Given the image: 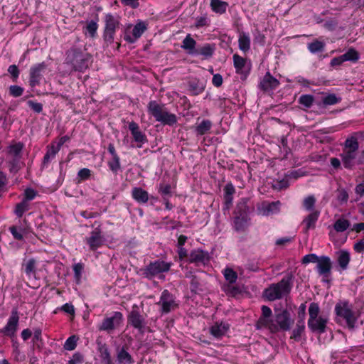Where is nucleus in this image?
Masks as SVG:
<instances>
[{"label": "nucleus", "mask_w": 364, "mask_h": 364, "mask_svg": "<svg viewBox=\"0 0 364 364\" xmlns=\"http://www.w3.org/2000/svg\"><path fill=\"white\" fill-rule=\"evenodd\" d=\"M350 226V222L344 218H340L337 220L334 225L333 228L337 232H344Z\"/></svg>", "instance_id": "obj_48"}, {"label": "nucleus", "mask_w": 364, "mask_h": 364, "mask_svg": "<svg viewBox=\"0 0 364 364\" xmlns=\"http://www.w3.org/2000/svg\"><path fill=\"white\" fill-rule=\"evenodd\" d=\"M161 307L163 314H168L174 310L178 304L175 301V298L168 290H164L161 293L160 300L157 303Z\"/></svg>", "instance_id": "obj_12"}, {"label": "nucleus", "mask_w": 364, "mask_h": 364, "mask_svg": "<svg viewBox=\"0 0 364 364\" xmlns=\"http://www.w3.org/2000/svg\"><path fill=\"white\" fill-rule=\"evenodd\" d=\"M319 210H313L304 218L301 224L304 226V232L307 233L309 230L314 229L316 228V223L319 218Z\"/></svg>", "instance_id": "obj_23"}, {"label": "nucleus", "mask_w": 364, "mask_h": 364, "mask_svg": "<svg viewBox=\"0 0 364 364\" xmlns=\"http://www.w3.org/2000/svg\"><path fill=\"white\" fill-rule=\"evenodd\" d=\"M98 350L102 362L105 364H112L111 355L107 345L105 343L101 344Z\"/></svg>", "instance_id": "obj_43"}, {"label": "nucleus", "mask_w": 364, "mask_h": 364, "mask_svg": "<svg viewBox=\"0 0 364 364\" xmlns=\"http://www.w3.org/2000/svg\"><path fill=\"white\" fill-rule=\"evenodd\" d=\"M250 37L249 33L242 32L239 35L238 46L239 48L243 51L247 52L250 49Z\"/></svg>", "instance_id": "obj_36"}, {"label": "nucleus", "mask_w": 364, "mask_h": 364, "mask_svg": "<svg viewBox=\"0 0 364 364\" xmlns=\"http://www.w3.org/2000/svg\"><path fill=\"white\" fill-rule=\"evenodd\" d=\"M78 338L73 335L70 336L64 343V349L67 350H73L76 348Z\"/></svg>", "instance_id": "obj_53"}, {"label": "nucleus", "mask_w": 364, "mask_h": 364, "mask_svg": "<svg viewBox=\"0 0 364 364\" xmlns=\"http://www.w3.org/2000/svg\"><path fill=\"white\" fill-rule=\"evenodd\" d=\"M29 203L26 202V200H23L16 204L14 213L18 218H21L26 211L29 210Z\"/></svg>", "instance_id": "obj_47"}, {"label": "nucleus", "mask_w": 364, "mask_h": 364, "mask_svg": "<svg viewBox=\"0 0 364 364\" xmlns=\"http://www.w3.org/2000/svg\"><path fill=\"white\" fill-rule=\"evenodd\" d=\"M27 104L36 113H41L43 111V105L41 103L28 100Z\"/></svg>", "instance_id": "obj_63"}, {"label": "nucleus", "mask_w": 364, "mask_h": 364, "mask_svg": "<svg viewBox=\"0 0 364 364\" xmlns=\"http://www.w3.org/2000/svg\"><path fill=\"white\" fill-rule=\"evenodd\" d=\"M320 308L317 303L312 302L309 307V318L308 319V327L313 333L322 334L326 331L328 318L319 316Z\"/></svg>", "instance_id": "obj_3"}, {"label": "nucleus", "mask_w": 364, "mask_h": 364, "mask_svg": "<svg viewBox=\"0 0 364 364\" xmlns=\"http://www.w3.org/2000/svg\"><path fill=\"white\" fill-rule=\"evenodd\" d=\"M279 85V81L267 72L260 82L261 88L264 91L276 89Z\"/></svg>", "instance_id": "obj_26"}, {"label": "nucleus", "mask_w": 364, "mask_h": 364, "mask_svg": "<svg viewBox=\"0 0 364 364\" xmlns=\"http://www.w3.org/2000/svg\"><path fill=\"white\" fill-rule=\"evenodd\" d=\"M341 99L338 97L335 94H328L322 97V105L324 107L334 105L340 102Z\"/></svg>", "instance_id": "obj_45"}, {"label": "nucleus", "mask_w": 364, "mask_h": 364, "mask_svg": "<svg viewBox=\"0 0 364 364\" xmlns=\"http://www.w3.org/2000/svg\"><path fill=\"white\" fill-rule=\"evenodd\" d=\"M316 204V198L314 196H309L304 199L303 206L304 208L312 212L314 210V206Z\"/></svg>", "instance_id": "obj_52"}, {"label": "nucleus", "mask_w": 364, "mask_h": 364, "mask_svg": "<svg viewBox=\"0 0 364 364\" xmlns=\"http://www.w3.org/2000/svg\"><path fill=\"white\" fill-rule=\"evenodd\" d=\"M146 30V24L140 21L137 23L132 30V34L130 35H126L124 36V40L127 41L128 43H134L141 36V35L144 33V32Z\"/></svg>", "instance_id": "obj_25"}, {"label": "nucleus", "mask_w": 364, "mask_h": 364, "mask_svg": "<svg viewBox=\"0 0 364 364\" xmlns=\"http://www.w3.org/2000/svg\"><path fill=\"white\" fill-rule=\"evenodd\" d=\"M293 279V274H287L279 282L272 284L267 288L264 291V296L269 301H275L287 296L291 290Z\"/></svg>", "instance_id": "obj_1"}, {"label": "nucleus", "mask_w": 364, "mask_h": 364, "mask_svg": "<svg viewBox=\"0 0 364 364\" xmlns=\"http://www.w3.org/2000/svg\"><path fill=\"white\" fill-rule=\"evenodd\" d=\"M357 152L344 150L341 154L343 166L346 168H350L353 166V161L356 158Z\"/></svg>", "instance_id": "obj_34"}, {"label": "nucleus", "mask_w": 364, "mask_h": 364, "mask_svg": "<svg viewBox=\"0 0 364 364\" xmlns=\"http://www.w3.org/2000/svg\"><path fill=\"white\" fill-rule=\"evenodd\" d=\"M249 199L247 198H241L237 204L235 215H248L250 212V208L248 206Z\"/></svg>", "instance_id": "obj_37"}, {"label": "nucleus", "mask_w": 364, "mask_h": 364, "mask_svg": "<svg viewBox=\"0 0 364 364\" xmlns=\"http://www.w3.org/2000/svg\"><path fill=\"white\" fill-rule=\"evenodd\" d=\"M117 360L119 364H133L134 363V358L124 346L117 351Z\"/></svg>", "instance_id": "obj_32"}, {"label": "nucleus", "mask_w": 364, "mask_h": 364, "mask_svg": "<svg viewBox=\"0 0 364 364\" xmlns=\"http://www.w3.org/2000/svg\"><path fill=\"white\" fill-rule=\"evenodd\" d=\"M38 262L35 258H29L24 260L22 267L28 278L35 277Z\"/></svg>", "instance_id": "obj_29"}, {"label": "nucleus", "mask_w": 364, "mask_h": 364, "mask_svg": "<svg viewBox=\"0 0 364 364\" xmlns=\"http://www.w3.org/2000/svg\"><path fill=\"white\" fill-rule=\"evenodd\" d=\"M210 6L213 11L223 14L226 12L228 4L221 0H210Z\"/></svg>", "instance_id": "obj_38"}, {"label": "nucleus", "mask_w": 364, "mask_h": 364, "mask_svg": "<svg viewBox=\"0 0 364 364\" xmlns=\"http://www.w3.org/2000/svg\"><path fill=\"white\" fill-rule=\"evenodd\" d=\"M281 205L282 203L279 200L274 202L263 201L257 206V210L259 214L264 216H269L279 213Z\"/></svg>", "instance_id": "obj_15"}, {"label": "nucleus", "mask_w": 364, "mask_h": 364, "mask_svg": "<svg viewBox=\"0 0 364 364\" xmlns=\"http://www.w3.org/2000/svg\"><path fill=\"white\" fill-rule=\"evenodd\" d=\"M299 319L297 321L295 328L292 331L291 338L296 341H299L301 338V334L305 330V321H304V315L301 316L299 314Z\"/></svg>", "instance_id": "obj_30"}, {"label": "nucleus", "mask_w": 364, "mask_h": 364, "mask_svg": "<svg viewBox=\"0 0 364 364\" xmlns=\"http://www.w3.org/2000/svg\"><path fill=\"white\" fill-rule=\"evenodd\" d=\"M274 325L277 327V332L279 331H289L293 321L291 319L290 314L287 310L279 311L275 314L274 317Z\"/></svg>", "instance_id": "obj_13"}, {"label": "nucleus", "mask_w": 364, "mask_h": 364, "mask_svg": "<svg viewBox=\"0 0 364 364\" xmlns=\"http://www.w3.org/2000/svg\"><path fill=\"white\" fill-rule=\"evenodd\" d=\"M90 176H91V171L87 168H81L77 173V176L82 181L87 180L90 177Z\"/></svg>", "instance_id": "obj_64"}, {"label": "nucleus", "mask_w": 364, "mask_h": 364, "mask_svg": "<svg viewBox=\"0 0 364 364\" xmlns=\"http://www.w3.org/2000/svg\"><path fill=\"white\" fill-rule=\"evenodd\" d=\"M85 241L91 251H95L103 245L105 239L100 229L96 228L90 232V236L87 237Z\"/></svg>", "instance_id": "obj_14"}, {"label": "nucleus", "mask_w": 364, "mask_h": 364, "mask_svg": "<svg viewBox=\"0 0 364 364\" xmlns=\"http://www.w3.org/2000/svg\"><path fill=\"white\" fill-rule=\"evenodd\" d=\"M262 314L255 323V327L258 330L267 329L272 333L277 332V327L274 325V318H272V309L265 305L261 308Z\"/></svg>", "instance_id": "obj_7"}, {"label": "nucleus", "mask_w": 364, "mask_h": 364, "mask_svg": "<svg viewBox=\"0 0 364 364\" xmlns=\"http://www.w3.org/2000/svg\"><path fill=\"white\" fill-rule=\"evenodd\" d=\"M23 145L18 142L11 144L8 147L7 159L10 164L11 171H17L20 168V160L22 156Z\"/></svg>", "instance_id": "obj_10"}, {"label": "nucleus", "mask_w": 364, "mask_h": 364, "mask_svg": "<svg viewBox=\"0 0 364 364\" xmlns=\"http://www.w3.org/2000/svg\"><path fill=\"white\" fill-rule=\"evenodd\" d=\"M132 198L139 203H146L149 200V193L141 188H134L132 191Z\"/></svg>", "instance_id": "obj_33"}, {"label": "nucleus", "mask_w": 364, "mask_h": 364, "mask_svg": "<svg viewBox=\"0 0 364 364\" xmlns=\"http://www.w3.org/2000/svg\"><path fill=\"white\" fill-rule=\"evenodd\" d=\"M58 151V147H55V145L52 144L49 146L43 157V166H45L50 161L51 159H54Z\"/></svg>", "instance_id": "obj_44"}, {"label": "nucleus", "mask_w": 364, "mask_h": 364, "mask_svg": "<svg viewBox=\"0 0 364 364\" xmlns=\"http://www.w3.org/2000/svg\"><path fill=\"white\" fill-rule=\"evenodd\" d=\"M37 195V192L31 188H26L24 191V198L23 200H26V202L33 200Z\"/></svg>", "instance_id": "obj_61"}, {"label": "nucleus", "mask_w": 364, "mask_h": 364, "mask_svg": "<svg viewBox=\"0 0 364 364\" xmlns=\"http://www.w3.org/2000/svg\"><path fill=\"white\" fill-rule=\"evenodd\" d=\"M83 269L84 266L82 263H77L73 265V269L74 272V277L77 284L80 282Z\"/></svg>", "instance_id": "obj_57"}, {"label": "nucleus", "mask_w": 364, "mask_h": 364, "mask_svg": "<svg viewBox=\"0 0 364 364\" xmlns=\"http://www.w3.org/2000/svg\"><path fill=\"white\" fill-rule=\"evenodd\" d=\"M91 55L80 48H71L66 52L65 63L72 68L73 71L84 72L88 68Z\"/></svg>", "instance_id": "obj_2"}, {"label": "nucleus", "mask_w": 364, "mask_h": 364, "mask_svg": "<svg viewBox=\"0 0 364 364\" xmlns=\"http://www.w3.org/2000/svg\"><path fill=\"white\" fill-rule=\"evenodd\" d=\"M232 58L236 73L246 77L250 71V63L238 54H234Z\"/></svg>", "instance_id": "obj_17"}, {"label": "nucleus", "mask_w": 364, "mask_h": 364, "mask_svg": "<svg viewBox=\"0 0 364 364\" xmlns=\"http://www.w3.org/2000/svg\"><path fill=\"white\" fill-rule=\"evenodd\" d=\"M148 112L156 119L164 125L173 126L177 123V117L170 113L164 105L158 104L156 101H151L148 105Z\"/></svg>", "instance_id": "obj_5"}, {"label": "nucleus", "mask_w": 364, "mask_h": 364, "mask_svg": "<svg viewBox=\"0 0 364 364\" xmlns=\"http://www.w3.org/2000/svg\"><path fill=\"white\" fill-rule=\"evenodd\" d=\"M196 41L188 34L182 41L181 48L186 50L189 55H194L196 49Z\"/></svg>", "instance_id": "obj_31"}, {"label": "nucleus", "mask_w": 364, "mask_h": 364, "mask_svg": "<svg viewBox=\"0 0 364 364\" xmlns=\"http://www.w3.org/2000/svg\"><path fill=\"white\" fill-rule=\"evenodd\" d=\"M320 257L317 256L315 254H309L305 255L302 259V263L303 264H308V263H317L318 262Z\"/></svg>", "instance_id": "obj_60"}, {"label": "nucleus", "mask_w": 364, "mask_h": 364, "mask_svg": "<svg viewBox=\"0 0 364 364\" xmlns=\"http://www.w3.org/2000/svg\"><path fill=\"white\" fill-rule=\"evenodd\" d=\"M23 223H25V225L21 223L18 225H12L9 228L11 234L16 240H23L24 236L28 233V229L26 226V220H24Z\"/></svg>", "instance_id": "obj_24"}, {"label": "nucleus", "mask_w": 364, "mask_h": 364, "mask_svg": "<svg viewBox=\"0 0 364 364\" xmlns=\"http://www.w3.org/2000/svg\"><path fill=\"white\" fill-rule=\"evenodd\" d=\"M250 218L248 215H235L234 227L237 231L245 230L250 225Z\"/></svg>", "instance_id": "obj_28"}, {"label": "nucleus", "mask_w": 364, "mask_h": 364, "mask_svg": "<svg viewBox=\"0 0 364 364\" xmlns=\"http://www.w3.org/2000/svg\"><path fill=\"white\" fill-rule=\"evenodd\" d=\"M46 69V65L43 62L31 68L29 84L31 87H35L39 85L42 78V74L44 73Z\"/></svg>", "instance_id": "obj_16"}, {"label": "nucleus", "mask_w": 364, "mask_h": 364, "mask_svg": "<svg viewBox=\"0 0 364 364\" xmlns=\"http://www.w3.org/2000/svg\"><path fill=\"white\" fill-rule=\"evenodd\" d=\"M325 43L319 40H314L311 43H308L307 48L310 53L315 54L321 53L325 49Z\"/></svg>", "instance_id": "obj_39"}, {"label": "nucleus", "mask_w": 364, "mask_h": 364, "mask_svg": "<svg viewBox=\"0 0 364 364\" xmlns=\"http://www.w3.org/2000/svg\"><path fill=\"white\" fill-rule=\"evenodd\" d=\"M314 98L311 95H302L299 99V102L306 108H309L312 106Z\"/></svg>", "instance_id": "obj_55"}, {"label": "nucleus", "mask_w": 364, "mask_h": 364, "mask_svg": "<svg viewBox=\"0 0 364 364\" xmlns=\"http://www.w3.org/2000/svg\"><path fill=\"white\" fill-rule=\"evenodd\" d=\"M23 90V88L18 85H11L9 87V94L14 97L21 96Z\"/></svg>", "instance_id": "obj_59"}, {"label": "nucleus", "mask_w": 364, "mask_h": 364, "mask_svg": "<svg viewBox=\"0 0 364 364\" xmlns=\"http://www.w3.org/2000/svg\"><path fill=\"white\" fill-rule=\"evenodd\" d=\"M98 28V25L97 21H90L87 23L85 29L86 32L89 33L90 37H95L97 33V30Z\"/></svg>", "instance_id": "obj_56"}, {"label": "nucleus", "mask_w": 364, "mask_h": 364, "mask_svg": "<svg viewBox=\"0 0 364 364\" xmlns=\"http://www.w3.org/2000/svg\"><path fill=\"white\" fill-rule=\"evenodd\" d=\"M214 50V46L207 43L203 46L196 49V51L194 55H200L203 56L205 58H208L213 55Z\"/></svg>", "instance_id": "obj_40"}, {"label": "nucleus", "mask_w": 364, "mask_h": 364, "mask_svg": "<svg viewBox=\"0 0 364 364\" xmlns=\"http://www.w3.org/2000/svg\"><path fill=\"white\" fill-rule=\"evenodd\" d=\"M230 326L228 323L225 322H215L210 327V334L215 338H221L224 336L229 331Z\"/></svg>", "instance_id": "obj_22"}, {"label": "nucleus", "mask_w": 364, "mask_h": 364, "mask_svg": "<svg viewBox=\"0 0 364 364\" xmlns=\"http://www.w3.org/2000/svg\"><path fill=\"white\" fill-rule=\"evenodd\" d=\"M172 265L173 263L171 262L156 259L141 268L140 271L141 275L149 279H152L155 277L161 278L162 274L168 272Z\"/></svg>", "instance_id": "obj_6"}, {"label": "nucleus", "mask_w": 364, "mask_h": 364, "mask_svg": "<svg viewBox=\"0 0 364 364\" xmlns=\"http://www.w3.org/2000/svg\"><path fill=\"white\" fill-rule=\"evenodd\" d=\"M336 321H344L349 329H353L358 317L353 310V305L347 300H341L335 306Z\"/></svg>", "instance_id": "obj_4"}, {"label": "nucleus", "mask_w": 364, "mask_h": 364, "mask_svg": "<svg viewBox=\"0 0 364 364\" xmlns=\"http://www.w3.org/2000/svg\"><path fill=\"white\" fill-rule=\"evenodd\" d=\"M210 260L208 252L200 249H196L191 252L188 257V262L196 264H205Z\"/></svg>", "instance_id": "obj_19"}, {"label": "nucleus", "mask_w": 364, "mask_h": 364, "mask_svg": "<svg viewBox=\"0 0 364 364\" xmlns=\"http://www.w3.org/2000/svg\"><path fill=\"white\" fill-rule=\"evenodd\" d=\"M212 127V122L209 119H203L195 128L197 135H203L208 133Z\"/></svg>", "instance_id": "obj_42"}, {"label": "nucleus", "mask_w": 364, "mask_h": 364, "mask_svg": "<svg viewBox=\"0 0 364 364\" xmlns=\"http://www.w3.org/2000/svg\"><path fill=\"white\" fill-rule=\"evenodd\" d=\"M350 260V253L347 250H341L338 252L337 262L341 270L347 269Z\"/></svg>", "instance_id": "obj_35"}, {"label": "nucleus", "mask_w": 364, "mask_h": 364, "mask_svg": "<svg viewBox=\"0 0 364 364\" xmlns=\"http://www.w3.org/2000/svg\"><path fill=\"white\" fill-rule=\"evenodd\" d=\"M19 316L16 309H13L7 321L6 326L0 329V333L4 336L13 338L18 330Z\"/></svg>", "instance_id": "obj_11"}, {"label": "nucleus", "mask_w": 364, "mask_h": 364, "mask_svg": "<svg viewBox=\"0 0 364 364\" xmlns=\"http://www.w3.org/2000/svg\"><path fill=\"white\" fill-rule=\"evenodd\" d=\"M234 284H228L224 287V290L227 294L235 296L240 293V289L238 287L233 285Z\"/></svg>", "instance_id": "obj_58"}, {"label": "nucleus", "mask_w": 364, "mask_h": 364, "mask_svg": "<svg viewBox=\"0 0 364 364\" xmlns=\"http://www.w3.org/2000/svg\"><path fill=\"white\" fill-rule=\"evenodd\" d=\"M119 26V20L117 16L111 14H107L105 16L103 38L107 45L114 42L116 31Z\"/></svg>", "instance_id": "obj_8"}, {"label": "nucleus", "mask_w": 364, "mask_h": 364, "mask_svg": "<svg viewBox=\"0 0 364 364\" xmlns=\"http://www.w3.org/2000/svg\"><path fill=\"white\" fill-rule=\"evenodd\" d=\"M223 275L229 284H235L237 279V274L231 268H225L223 270Z\"/></svg>", "instance_id": "obj_46"}, {"label": "nucleus", "mask_w": 364, "mask_h": 364, "mask_svg": "<svg viewBox=\"0 0 364 364\" xmlns=\"http://www.w3.org/2000/svg\"><path fill=\"white\" fill-rule=\"evenodd\" d=\"M128 323L141 333H144L146 326L145 319L137 310H132L127 316Z\"/></svg>", "instance_id": "obj_18"}, {"label": "nucleus", "mask_w": 364, "mask_h": 364, "mask_svg": "<svg viewBox=\"0 0 364 364\" xmlns=\"http://www.w3.org/2000/svg\"><path fill=\"white\" fill-rule=\"evenodd\" d=\"M122 321V314L119 311H114L111 316L105 317L101 323L97 326V328L100 331L111 333L121 326Z\"/></svg>", "instance_id": "obj_9"}, {"label": "nucleus", "mask_w": 364, "mask_h": 364, "mask_svg": "<svg viewBox=\"0 0 364 364\" xmlns=\"http://www.w3.org/2000/svg\"><path fill=\"white\" fill-rule=\"evenodd\" d=\"M331 267L332 264L330 257L321 256L316 263V269L321 276L328 277L331 275Z\"/></svg>", "instance_id": "obj_20"}, {"label": "nucleus", "mask_w": 364, "mask_h": 364, "mask_svg": "<svg viewBox=\"0 0 364 364\" xmlns=\"http://www.w3.org/2000/svg\"><path fill=\"white\" fill-rule=\"evenodd\" d=\"M235 193V188L232 183H228L224 188V203L223 210H228L233 200V195Z\"/></svg>", "instance_id": "obj_27"}, {"label": "nucleus", "mask_w": 364, "mask_h": 364, "mask_svg": "<svg viewBox=\"0 0 364 364\" xmlns=\"http://www.w3.org/2000/svg\"><path fill=\"white\" fill-rule=\"evenodd\" d=\"M359 144L355 136H351L346 139L344 142V150L357 152Z\"/></svg>", "instance_id": "obj_41"}, {"label": "nucleus", "mask_w": 364, "mask_h": 364, "mask_svg": "<svg viewBox=\"0 0 364 364\" xmlns=\"http://www.w3.org/2000/svg\"><path fill=\"white\" fill-rule=\"evenodd\" d=\"M343 58L345 61H352V62H356L359 59V54L358 53L353 49H349L346 53L342 55Z\"/></svg>", "instance_id": "obj_49"}, {"label": "nucleus", "mask_w": 364, "mask_h": 364, "mask_svg": "<svg viewBox=\"0 0 364 364\" xmlns=\"http://www.w3.org/2000/svg\"><path fill=\"white\" fill-rule=\"evenodd\" d=\"M129 129L134 140L137 143V147L141 148L142 145L147 141V139L146 135L140 131L138 124L134 122H129Z\"/></svg>", "instance_id": "obj_21"}, {"label": "nucleus", "mask_w": 364, "mask_h": 364, "mask_svg": "<svg viewBox=\"0 0 364 364\" xmlns=\"http://www.w3.org/2000/svg\"><path fill=\"white\" fill-rule=\"evenodd\" d=\"M107 164H108V166H109V169L114 173H117V172L121 168L120 159H119V156H117V157H112V159L111 161H109Z\"/></svg>", "instance_id": "obj_54"}, {"label": "nucleus", "mask_w": 364, "mask_h": 364, "mask_svg": "<svg viewBox=\"0 0 364 364\" xmlns=\"http://www.w3.org/2000/svg\"><path fill=\"white\" fill-rule=\"evenodd\" d=\"M190 90L194 95H197L204 90V85L198 81H192L189 83Z\"/></svg>", "instance_id": "obj_51"}, {"label": "nucleus", "mask_w": 364, "mask_h": 364, "mask_svg": "<svg viewBox=\"0 0 364 364\" xmlns=\"http://www.w3.org/2000/svg\"><path fill=\"white\" fill-rule=\"evenodd\" d=\"M84 361L83 355L80 353H75L68 364H82Z\"/></svg>", "instance_id": "obj_62"}, {"label": "nucleus", "mask_w": 364, "mask_h": 364, "mask_svg": "<svg viewBox=\"0 0 364 364\" xmlns=\"http://www.w3.org/2000/svg\"><path fill=\"white\" fill-rule=\"evenodd\" d=\"M159 193L163 196L164 200H166V198L171 197L172 195L171 185L168 183H161L159 188Z\"/></svg>", "instance_id": "obj_50"}]
</instances>
